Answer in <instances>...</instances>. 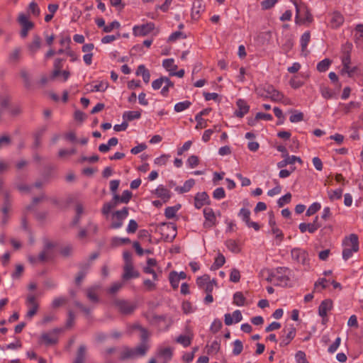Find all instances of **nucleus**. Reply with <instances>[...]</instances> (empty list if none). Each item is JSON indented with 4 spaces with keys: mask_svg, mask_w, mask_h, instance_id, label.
Segmentation results:
<instances>
[{
    "mask_svg": "<svg viewBox=\"0 0 363 363\" xmlns=\"http://www.w3.org/2000/svg\"><path fill=\"white\" fill-rule=\"evenodd\" d=\"M342 247H347L354 252L359 250V240L358 236L355 234H351L346 237L342 241Z\"/></svg>",
    "mask_w": 363,
    "mask_h": 363,
    "instance_id": "nucleus-8",
    "label": "nucleus"
},
{
    "mask_svg": "<svg viewBox=\"0 0 363 363\" xmlns=\"http://www.w3.org/2000/svg\"><path fill=\"white\" fill-rule=\"evenodd\" d=\"M321 208L320 203L318 202H315L312 203L310 207L308 208L306 213V216H311L319 211Z\"/></svg>",
    "mask_w": 363,
    "mask_h": 363,
    "instance_id": "nucleus-50",
    "label": "nucleus"
},
{
    "mask_svg": "<svg viewBox=\"0 0 363 363\" xmlns=\"http://www.w3.org/2000/svg\"><path fill=\"white\" fill-rule=\"evenodd\" d=\"M199 163V157L196 155L190 156L186 160V164L189 168H194L198 166Z\"/></svg>",
    "mask_w": 363,
    "mask_h": 363,
    "instance_id": "nucleus-55",
    "label": "nucleus"
},
{
    "mask_svg": "<svg viewBox=\"0 0 363 363\" xmlns=\"http://www.w3.org/2000/svg\"><path fill=\"white\" fill-rule=\"evenodd\" d=\"M191 105V102L189 101H184L179 102L174 105V111L176 112H182L187 109Z\"/></svg>",
    "mask_w": 363,
    "mask_h": 363,
    "instance_id": "nucleus-47",
    "label": "nucleus"
},
{
    "mask_svg": "<svg viewBox=\"0 0 363 363\" xmlns=\"http://www.w3.org/2000/svg\"><path fill=\"white\" fill-rule=\"evenodd\" d=\"M210 277L208 275H203L196 279V284L200 289H203L208 281H210Z\"/></svg>",
    "mask_w": 363,
    "mask_h": 363,
    "instance_id": "nucleus-53",
    "label": "nucleus"
},
{
    "mask_svg": "<svg viewBox=\"0 0 363 363\" xmlns=\"http://www.w3.org/2000/svg\"><path fill=\"white\" fill-rule=\"evenodd\" d=\"M331 65V60L329 59H324L319 62L317 65V69L320 72L327 71Z\"/></svg>",
    "mask_w": 363,
    "mask_h": 363,
    "instance_id": "nucleus-34",
    "label": "nucleus"
},
{
    "mask_svg": "<svg viewBox=\"0 0 363 363\" xmlns=\"http://www.w3.org/2000/svg\"><path fill=\"white\" fill-rule=\"evenodd\" d=\"M54 245L50 242L45 243L43 251L39 255L38 259L40 261H45L50 257V251L52 249Z\"/></svg>",
    "mask_w": 363,
    "mask_h": 363,
    "instance_id": "nucleus-25",
    "label": "nucleus"
},
{
    "mask_svg": "<svg viewBox=\"0 0 363 363\" xmlns=\"http://www.w3.org/2000/svg\"><path fill=\"white\" fill-rule=\"evenodd\" d=\"M339 106L341 108V110L344 112V113H349L352 109L357 108L359 107V103L356 101H350L348 104L340 103Z\"/></svg>",
    "mask_w": 363,
    "mask_h": 363,
    "instance_id": "nucleus-26",
    "label": "nucleus"
},
{
    "mask_svg": "<svg viewBox=\"0 0 363 363\" xmlns=\"http://www.w3.org/2000/svg\"><path fill=\"white\" fill-rule=\"evenodd\" d=\"M209 203V196L208 194L203 191L197 193L194 197V206L199 209L206 204Z\"/></svg>",
    "mask_w": 363,
    "mask_h": 363,
    "instance_id": "nucleus-17",
    "label": "nucleus"
},
{
    "mask_svg": "<svg viewBox=\"0 0 363 363\" xmlns=\"http://www.w3.org/2000/svg\"><path fill=\"white\" fill-rule=\"evenodd\" d=\"M152 193L164 203L167 202L172 196L171 191L162 184L159 185Z\"/></svg>",
    "mask_w": 363,
    "mask_h": 363,
    "instance_id": "nucleus-12",
    "label": "nucleus"
},
{
    "mask_svg": "<svg viewBox=\"0 0 363 363\" xmlns=\"http://www.w3.org/2000/svg\"><path fill=\"white\" fill-rule=\"evenodd\" d=\"M169 157H170V155H167V154H163V155H160V157H156L154 160V163H155V164H156L157 166H164L167 164Z\"/></svg>",
    "mask_w": 363,
    "mask_h": 363,
    "instance_id": "nucleus-42",
    "label": "nucleus"
},
{
    "mask_svg": "<svg viewBox=\"0 0 363 363\" xmlns=\"http://www.w3.org/2000/svg\"><path fill=\"white\" fill-rule=\"evenodd\" d=\"M147 350V347L145 345H141L135 349H128L126 348L124 350L121 354L122 359L134 357L135 356H143L144 355Z\"/></svg>",
    "mask_w": 363,
    "mask_h": 363,
    "instance_id": "nucleus-7",
    "label": "nucleus"
},
{
    "mask_svg": "<svg viewBox=\"0 0 363 363\" xmlns=\"http://www.w3.org/2000/svg\"><path fill=\"white\" fill-rule=\"evenodd\" d=\"M123 271V278L124 279H129L139 277V273L134 269L133 263L125 264Z\"/></svg>",
    "mask_w": 363,
    "mask_h": 363,
    "instance_id": "nucleus-21",
    "label": "nucleus"
},
{
    "mask_svg": "<svg viewBox=\"0 0 363 363\" xmlns=\"http://www.w3.org/2000/svg\"><path fill=\"white\" fill-rule=\"evenodd\" d=\"M320 91L322 96L325 99L337 98V92L326 86H321Z\"/></svg>",
    "mask_w": 363,
    "mask_h": 363,
    "instance_id": "nucleus-24",
    "label": "nucleus"
},
{
    "mask_svg": "<svg viewBox=\"0 0 363 363\" xmlns=\"http://www.w3.org/2000/svg\"><path fill=\"white\" fill-rule=\"evenodd\" d=\"M354 32L356 42L363 43V23L357 24L354 28Z\"/></svg>",
    "mask_w": 363,
    "mask_h": 363,
    "instance_id": "nucleus-33",
    "label": "nucleus"
},
{
    "mask_svg": "<svg viewBox=\"0 0 363 363\" xmlns=\"http://www.w3.org/2000/svg\"><path fill=\"white\" fill-rule=\"evenodd\" d=\"M158 355L163 357L164 360H169L172 355V349L170 347L160 348L158 350Z\"/></svg>",
    "mask_w": 363,
    "mask_h": 363,
    "instance_id": "nucleus-37",
    "label": "nucleus"
},
{
    "mask_svg": "<svg viewBox=\"0 0 363 363\" xmlns=\"http://www.w3.org/2000/svg\"><path fill=\"white\" fill-rule=\"evenodd\" d=\"M333 303L330 300L326 299L321 302L320 305L318 308V313L320 316H321L323 319V321L325 322V318L328 315V313L332 309Z\"/></svg>",
    "mask_w": 363,
    "mask_h": 363,
    "instance_id": "nucleus-19",
    "label": "nucleus"
},
{
    "mask_svg": "<svg viewBox=\"0 0 363 363\" xmlns=\"http://www.w3.org/2000/svg\"><path fill=\"white\" fill-rule=\"evenodd\" d=\"M225 246L227 248L234 253H238L240 252V249L239 247L238 244L234 240H228L225 242Z\"/></svg>",
    "mask_w": 363,
    "mask_h": 363,
    "instance_id": "nucleus-35",
    "label": "nucleus"
},
{
    "mask_svg": "<svg viewBox=\"0 0 363 363\" xmlns=\"http://www.w3.org/2000/svg\"><path fill=\"white\" fill-rule=\"evenodd\" d=\"M41 47V39L39 36H35L28 45L29 50L33 53L38 52Z\"/></svg>",
    "mask_w": 363,
    "mask_h": 363,
    "instance_id": "nucleus-28",
    "label": "nucleus"
},
{
    "mask_svg": "<svg viewBox=\"0 0 363 363\" xmlns=\"http://www.w3.org/2000/svg\"><path fill=\"white\" fill-rule=\"evenodd\" d=\"M268 97H269L274 101H279L282 99V95L278 91L274 89L273 87H269L268 90Z\"/></svg>",
    "mask_w": 363,
    "mask_h": 363,
    "instance_id": "nucleus-32",
    "label": "nucleus"
},
{
    "mask_svg": "<svg viewBox=\"0 0 363 363\" xmlns=\"http://www.w3.org/2000/svg\"><path fill=\"white\" fill-rule=\"evenodd\" d=\"M86 349L84 346H81L79 348L77 357L74 363H84L85 360Z\"/></svg>",
    "mask_w": 363,
    "mask_h": 363,
    "instance_id": "nucleus-40",
    "label": "nucleus"
},
{
    "mask_svg": "<svg viewBox=\"0 0 363 363\" xmlns=\"http://www.w3.org/2000/svg\"><path fill=\"white\" fill-rule=\"evenodd\" d=\"M291 200V194H286L279 199L277 204L279 207H282L284 205L289 203Z\"/></svg>",
    "mask_w": 363,
    "mask_h": 363,
    "instance_id": "nucleus-56",
    "label": "nucleus"
},
{
    "mask_svg": "<svg viewBox=\"0 0 363 363\" xmlns=\"http://www.w3.org/2000/svg\"><path fill=\"white\" fill-rule=\"evenodd\" d=\"M194 333L191 330L186 328V333L178 336L176 339V342L181 344L183 347H186L191 345Z\"/></svg>",
    "mask_w": 363,
    "mask_h": 363,
    "instance_id": "nucleus-13",
    "label": "nucleus"
},
{
    "mask_svg": "<svg viewBox=\"0 0 363 363\" xmlns=\"http://www.w3.org/2000/svg\"><path fill=\"white\" fill-rule=\"evenodd\" d=\"M60 329H55L50 333H44L41 335V339L44 343L47 345H51L55 344L58 340V333Z\"/></svg>",
    "mask_w": 363,
    "mask_h": 363,
    "instance_id": "nucleus-11",
    "label": "nucleus"
},
{
    "mask_svg": "<svg viewBox=\"0 0 363 363\" xmlns=\"http://www.w3.org/2000/svg\"><path fill=\"white\" fill-rule=\"evenodd\" d=\"M225 262V257L222 254H218L215 259V262L211 268L213 269L221 267Z\"/></svg>",
    "mask_w": 363,
    "mask_h": 363,
    "instance_id": "nucleus-41",
    "label": "nucleus"
},
{
    "mask_svg": "<svg viewBox=\"0 0 363 363\" xmlns=\"http://www.w3.org/2000/svg\"><path fill=\"white\" fill-rule=\"evenodd\" d=\"M18 20L21 26H33V23L28 20L27 15H26L25 13H20Z\"/></svg>",
    "mask_w": 363,
    "mask_h": 363,
    "instance_id": "nucleus-44",
    "label": "nucleus"
},
{
    "mask_svg": "<svg viewBox=\"0 0 363 363\" xmlns=\"http://www.w3.org/2000/svg\"><path fill=\"white\" fill-rule=\"evenodd\" d=\"M329 283H330V279H327L325 278H320L315 283V289L317 291H320V290L324 289L326 287H328Z\"/></svg>",
    "mask_w": 363,
    "mask_h": 363,
    "instance_id": "nucleus-39",
    "label": "nucleus"
},
{
    "mask_svg": "<svg viewBox=\"0 0 363 363\" xmlns=\"http://www.w3.org/2000/svg\"><path fill=\"white\" fill-rule=\"evenodd\" d=\"M303 14L304 16H302L301 9L296 5V23L306 24L313 21V17L307 9L303 10Z\"/></svg>",
    "mask_w": 363,
    "mask_h": 363,
    "instance_id": "nucleus-10",
    "label": "nucleus"
},
{
    "mask_svg": "<svg viewBox=\"0 0 363 363\" xmlns=\"http://www.w3.org/2000/svg\"><path fill=\"white\" fill-rule=\"evenodd\" d=\"M341 342V338L337 337L335 342L328 347V352L333 354L337 351Z\"/></svg>",
    "mask_w": 363,
    "mask_h": 363,
    "instance_id": "nucleus-64",
    "label": "nucleus"
},
{
    "mask_svg": "<svg viewBox=\"0 0 363 363\" xmlns=\"http://www.w3.org/2000/svg\"><path fill=\"white\" fill-rule=\"evenodd\" d=\"M179 208L180 205L167 207L165 208L164 216L169 219L173 218L175 217Z\"/></svg>",
    "mask_w": 363,
    "mask_h": 363,
    "instance_id": "nucleus-31",
    "label": "nucleus"
},
{
    "mask_svg": "<svg viewBox=\"0 0 363 363\" xmlns=\"http://www.w3.org/2000/svg\"><path fill=\"white\" fill-rule=\"evenodd\" d=\"M194 184L195 180L194 179H189L184 183L183 186L175 187V191L178 194L189 192Z\"/></svg>",
    "mask_w": 363,
    "mask_h": 363,
    "instance_id": "nucleus-23",
    "label": "nucleus"
},
{
    "mask_svg": "<svg viewBox=\"0 0 363 363\" xmlns=\"http://www.w3.org/2000/svg\"><path fill=\"white\" fill-rule=\"evenodd\" d=\"M11 211V206L9 203H5L1 209L2 213V223H6L8 218L9 212Z\"/></svg>",
    "mask_w": 363,
    "mask_h": 363,
    "instance_id": "nucleus-54",
    "label": "nucleus"
},
{
    "mask_svg": "<svg viewBox=\"0 0 363 363\" xmlns=\"http://www.w3.org/2000/svg\"><path fill=\"white\" fill-rule=\"evenodd\" d=\"M243 350L242 342L240 340H235L233 342V354L235 356L239 355Z\"/></svg>",
    "mask_w": 363,
    "mask_h": 363,
    "instance_id": "nucleus-46",
    "label": "nucleus"
},
{
    "mask_svg": "<svg viewBox=\"0 0 363 363\" xmlns=\"http://www.w3.org/2000/svg\"><path fill=\"white\" fill-rule=\"evenodd\" d=\"M238 216L245 223V224L250 220V210L242 208L240 210Z\"/></svg>",
    "mask_w": 363,
    "mask_h": 363,
    "instance_id": "nucleus-49",
    "label": "nucleus"
},
{
    "mask_svg": "<svg viewBox=\"0 0 363 363\" xmlns=\"http://www.w3.org/2000/svg\"><path fill=\"white\" fill-rule=\"evenodd\" d=\"M213 196L215 199H218V200L225 198V193L224 189L223 187H218V188L216 189L213 191Z\"/></svg>",
    "mask_w": 363,
    "mask_h": 363,
    "instance_id": "nucleus-60",
    "label": "nucleus"
},
{
    "mask_svg": "<svg viewBox=\"0 0 363 363\" xmlns=\"http://www.w3.org/2000/svg\"><path fill=\"white\" fill-rule=\"evenodd\" d=\"M288 269L286 268H280L277 270V272L272 275L271 281L276 285L286 286L287 285L289 277H288Z\"/></svg>",
    "mask_w": 363,
    "mask_h": 363,
    "instance_id": "nucleus-3",
    "label": "nucleus"
},
{
    "mask_svg": "<svg viewBox=\"0 0 363 363\" xmlns=\"http://www.w3.org/2000/svg\"><path fill=\"white\" fill-rule=\"evenodd\" d=\"M205 6L202 0H195L193 2L191 8V18L194 20H198L200 16V13L204 11Z\"/></svg>",
    "mask_w": 363,
    "mask_h": 363,
    "instance_id": "nucleus-15",
    "label": "nucleus"
},
{
    "mask_svg": "<svg viewBox=\"0 0 363 363\" xmlns=\"http://www.w3.org/2000/svg\"><path fill=\"white\" fill-rule=\"evenodd\" d=\"M116 207V203L113 202H107L104 204L101 213L107 218L111 211Z\"/></svg>",
    "mask_w": 363,
    "mask_h": 363,
    "instance_id": "nucleus-45",
    "label": "nucleus"
},
{
    "mask_svg": "<svg viewBox=\"0 0 363 363\" xmlns=\"http://www.w3.org/2000/svg\"><path fill=\"white\" fill-rule=\"evenodd\" d=\"M328 26L333 29H337L345 22L343 15L338 11H334L328 15Z\"/></svg>",
    "mask_w": 363,
    "mask_h": 363,
    "instance_id": "nucleus-4",
    "label": "nucleus"
},
{
    "mask_svg": "<svg viewBox=\"0 0 363 363\" xmlns=\"http://www.w3.org/2000/svg\"><path fill=\"white\" fill-rule=\"evenodd\" d=\"M236 106L238 107V110L235 111V115L237 117L242 118L249 112L250 106L247 104L245 100L242 99H238L236 101Z\"/></svg>",
    "mask_w": 363,
    "mask_h": 363,
    "instance_id": "nucleus-14",
    "label": "nucleus"
},
{
    "mask_svg": "<svg viewBox=\"0 0 363 363\" xmlns=\"http://www.w3.org/2000/svg\"><path fill=\"white\" fill-rule=\"evenodd\" d=\"M26 304L29 307L26 316L28 318H32L33 316L37 313L38 309V303L34 295L28 296Z\"/></svg>",
    "mask_w": 363,
    "mask_h": 363,
    "instance_id": "nucleus-9",
    "label": "nucleus"
},
{
    "mask_svg": "<svg viewBox=\"0 0 363 363\" xmlns=\"http://www.w3.org/2000/svg\"><path fill=\"white\" fill-rule=\"evenodd\" d=\"M182 311L186 314L192 313L195 311V308L189 301H184L182 305Z\"/></svg>",
    "mask_w": 363,
    "mask_h": 363,
    "instance_id": "nucleus-59",
    "label": "nucleus"
},
{
    "mask_svg": "<svg viewBox=\"0 0 363 363\" xmlns=\"http://www.w3.org/2000/svg\"><path fill=\"white\" fill-rule=\"evenodd\" d=\"M169 281L174 289L179 287L180 279L178 278L177 272H172L169 274Z\"/></svg>",
    "mask_w": 363,
    "mask_h": 363,
    "instance_id": "nucleus-43",
    "label": "nucleus"
},
{
    "mask_svg": "<svg viewBox=\"0 0 363 363\" xmlns=\"http://www.w3.org/2000/svg\"><path fill=\"white\" fill-rule=\"evenodd\" d=\"M86 296L89 300L93 303L99 301L98 295L96 293V287H92L87 290Z\"/></svg>",
    "mask_w": 363,
    "mask_h": 363,
    "instance_id": "nucleus-38",
    "label": "nucleus"
},
{
    "mask_svg": "<svg viewBox=\"0 0 363 363\" xmlns=\"http://www.w3.org/2000/svg\"><path fill=\"white\" fill-rule=\"evenodd\" d=\"M162 66L169 72L170 75H172V72L176 71L177 69V65L174 64V60L172 58L164 60L162 62Z\"/></svg>",
    "mask_w": 363,
    "mask_h": 363,
    "instance_id": "nucleus-27",
    "label": "nucleus"
},
{
    "mask_svg": "<svg viewBox=\"0 0 363 363\" xmlns=\"http://www.w3.org/2000/svg\"><path fill=\"white\" fill-rule=\"evenodd\" d=\"M342 72L343 73H347L350 77H352L354 75H357L359 74V69L358 67H357V66H354V67L349 66L347 69H342Z\"/></svg>",
    "mask_w": 363,
    "mask_h": 363,
    "instance_id": "nucleus-52",
    "label": "nucleus"
},
{
    "mask_svg": "<svg viewBox=\"0 0 363 363\" xmlns=\"http://www.w3.org/2000/svg\"><path fill=\"white\" fill-rule=\"evenodd\" d=\"M291 321H295V310L291 312V320L286 321L285 328H284L282 335L281 337V346H286L294 339L295 337V331L293 328V323Z\"/></svg>",
    "mask_w": 363,
    "mask_h": 363,
    "instance_id": "nucleus-1",
    "label": "nucleus"
},
{
    "mask_svg": "<svg viewBox=\"0 0 363 363\" xmlns=\"http://www.w3.org/2000/svg\"><path fill=\"white\" fill-rule=\"evenodd\" d=\"M329 197L331 200H336L341 198L342 194V190L341 189H337L335 190H333L328 192Z\"/></svg>",
    "mask_w": 363,
    "mask_h": 363,
    "instance_id": "nucleus-63",
    "label": "nucleus"
},
{
    "mask_svg": "<svg viewBox=\"0 0 363 363\" xmlns=\"http://www.w3.org/2000/svg\"><path fill=\"white\" fill-rule=\"evenodd\" d=\"M195 120L196 121V129H202L207 126V121L204 120L201 115H196Z\"/></svg>",
    "mask_w": 363,
    "mask_h": 363,
    "instance_id": "nucleus-57",
    "label": "nucleus"
},
{
    "mask_svg": "<svg viewBox=\"0 0 363 363\" xmlns=\"http://www.w3.org/2000/svg\"><path fill=\"white\" fill-rule=\"evenodd\" d=\"M108 87V83L107 81L96 82L94 84H87L86 89L89 91H105Z\"/></svg>",
    "mask_w": 363,
    "mask_h": 363,
    "instance_id": "nucleus-20",
    "label": "nucleus"
},
{
    "mask_svg": "<svg viewBox=\"0 0 363 363\" xmlns=\"http://www.w3.org/2000/svg\"><path fill=\"white\" fill-rule=\"evenodd\" d=\"M299 229L301 233H305L306 231H308L310 233H313L315 232V226L311 225V223H301L299 225Z\"/></svg>",
    "mask_w": 363,
    "mask_h": 363,
    "instance_id": "nucleus-48",
    "label": "nucleus"
},
{
    "mask_svg": "<svg viewBox=\"0 0 363 363\" xmlns=\"http://www.w3.org/2000/svg\"><path fill=\"white\" fill-rule=\"evenodd\" d=\"M114 305L121 313L125 314L131 313L135 308L131 303L124 300H116L114 301Z\"/></svg>",
    "mask_w": 363,
    "mask_h": 363,
    "instance_id": "nucleus-18",
    "label": "nucleus"
},
{
    "mask_svg": "<svg viewBox=\"0 0 363 363\" xmlns=\"http://www.w3.org/2000/svg\"><path fill=\"white\" fill-rule=\"evenodd\" d=\"M164 82L162 85L161 90V94L164 96H167L170 88H173L174 83L168 78L164 77Z\"/></svg>",
    "mask_w": 363,
    "mask_h": 363,
    "instance_id": "nucleus-30",
    "label": "nucleus"
},
{
    "mask_svg": "<svg viewBox=\"0 0 363 363\" xmlns=\"http://www.w3.org/2000/svg\"><path fill=\"white\" fill-rule=\"evenodd\" d=\"M155 28L153 23H147L142 25H136L133 28V34L135 36H145L150 33Z\"/></svg>",
    "mask_w": 363,
    "mask_h": 363,
    "instance_id": "nucleus-5",
    "label": "nucleus"
},
{
    "mask_svg": "<svg viewBox=\"0 0 363 363\" xmlns=\"http://www.w3.org/2000/svg\"><path fill=\"white\" fill-rule=\"evenodd\" d=\"M240 279V272L237 269H233L230 274V281L234 283H237Z\"/></svg>",
    "mask_w": 363,
    "mask_h": 363,
    "instance_id": "nucleus-61",
    "label": "nucleus"
},
{
    "mask_svg": "<svg viewBox=\"0 0 363 363\" xmlns=\"http://www.w3.org/2000/svg\"><path fill=\"white\" fill-rule=\"evenodd\" d=\"M203 216L205 218V221L203 223L204 228H211L217 224L216 215L213 210L210 207L204 208L203 211Z\"/></svg>",
    "mask_w": 363,
    "mask_h": 363,
    "instance_id": "nucleus-6",
    "label": "nucleus"
},
{
    "mask_svg": "<svg viewBox=\"0 0 363 363\" xmlns=\"http://www.w3.org/2000/svg\"><path fill=\"white\" fill-rule=\"evenodd\" d=\"M121 36L120 33H118L116 35H108L101 38V43L103 44L111 43L116 39L119 38Z\"/></svg>",
    "mask_w": 363,
    "mask_h": 363,
    "instance_id": "nucleus-62",
    "label": "nucleus"
},
{
    "mask_svg": "<svg viewBox=\"0 0 363 363\" xmlns=\"http://www.w3.org/2000/svg\"><path fill=\"white\" fill-rule=\"evenodd\" d=\"M242 315L239 310L235 311L233 314L226 313L225 315V324L226 325H231L233 323H239L242 320Z\"/></svg>",
    "mask_w": 363,
    "mask_h": 363,
    "instance_id": "nucleus-16",
    "label": "nucleus"
},
{
    "mask_svg": "<svg viewBox=\"0 0 363 363\" xmlns=\"http://www.w3.org/2000/svg\"><path fill=\"white\" fill-rule=\"evenodd\" d=\"M310 39L311 34L309 31L305 32L301 37L300 44L301 48V54L304 56H306L308 52L307 50V45L310 42Z\"/></svg>",
    "mask_w": 363,
    "mask_h": 363,
    "instance_id": "nucleus-22",
    "label": "nucleus"
},
{
    "mask_svg": "<svg viewBox=\"0 0 363 363\" xmlns=\"http://www.w3.org/2000/svg\"><path fill=\"white\" fill-rule=\"evenodd\" d=\"M121 27V24L117 21H113L111 23L106 25V26H104V32L105 33H110L113 29H118Z\"/></svg>",
    "mask_w": 363,
    "mask_h": 363,
    "instance_id": "nucleus-58",
    "label": "nucleus"
},
{
    "mask_svg": "<svg viewBox=\"0 0 363 363\" xmlns=\"http://www.w3.org/2000/svg\"><path fill=\"white\" fill-rule=\"evenodd\" d=\"M141 116V113L139 111H125L123 114V118L127 121H133L134 119H138Z\"/></svg>",
    "mask_w": 363,
    "mask_h": 363,
    "instance_id": "nucleus-29",
    "label": "nucleus"
},
{
    "mask_svg": "<svg viewBox=\"0 0 363 363\" xmlns=\"http://www.w3.org/2000/svg\"><path fill=\"white\" fill-rule=\"evenodd\" d=\"M295 162V156L291 157L286 156L282 161L278 162L277 167L279 168H283L289 164H294Z\"/></svg>",
    "mask_w": 363,
    "mask_h": 363,
    "instance_id": "nucleus-51",
    "label": "nucleus"
},
{
    "mask_svg": "<svg viewBox=\"0 0 363 363\" xmlns=\"http://www.w3.org/2000/svg\"><path fill=\"white\" fill-rule=\"evenodd\" d=\"M245 298L241 292H236L233 295V303L238 306H242L245 305Z\"/></svg>",
    "mask_w": 363,
    "mask_h": 363,
    "instance_id": "nucleus-36",
    "label": "nucleus"
},
{
    "mask_svg": "<svg viewBox=\"0 0 363 363\" xmlns=\"http://www.w3.org/2000/svg\"><path fill=\"white\" fill-rule=\"evenodd\" d=\"M128 216V209L126 207L113 213L111 215V223L110 227L113 229L120 228L123 225V221Z\"/></svg>",
    "mask_w": 363,
    "mask_h": 363,
    "instance_id": "nucleus-2",
    "label": "nucleus"
}]
</instances>
